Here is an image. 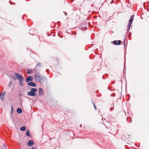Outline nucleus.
<instances>
[{
  "mask_svg": "<svg viewBox=\"0 0 149 149\" xmlns=\"http://www.w3.org/2000/svg\"><path fill=\"white\" fill-rule=\"evenodd\" d=\"M34 78L36 81H39L41 83H43L46 80L45 77L37 75H35Z\"/></svg>",
  "mask_w": 149,
  "mask_h": 149,
  "instance_id": "1",
  "label": "nucleus"
},
{
  "mask_svg": "<svg viewBox=\"0 0 149 149\" xmlns=\"http://www.w3.org/2000/svg\"><path fill=\"white\" fill-rule=\"evenodd\" d=\"M42 64L40 63H38L34 69V70L35 74H38L39 73L41 68V66Z\"/></svg>",
  "mask_w": 149,
  "mask_h": 149,
  "instance_id": "2",
  "label": "nucleus"
},
{
  "mask_svg": "<svg viewBox=\"0 0 149 149\" xmlns=\"http://www.w3.org/2000/svg\"><path fill=\"white\" fill-rule=\"evenodd\" d=\"M27 94L28 95L32 96H35L36 95V93L31 91L29 92Z\"/></svg>",
  "mask_w": 149,
  "mask_h": 149,
  "instance_id": "3",
  "label": "nucleus"
},
{
  "mask_svg": "<svg viewBox=\"0 0 149 149\" xmlns=\"http://www.w3.org/2000/svg\"><path fill=\"white\" fill-rule=\"evenodd\" d=\"M33 77L31 76H28L26 78V82H28L30 81H32L33 80Z\"/></svg>",
  "mask_w": 149,
  "mask_h": 149,
  "instance_id": "4",
  "label": "nucleus"
},
{
  "mask_svg": "<svg viewBox=\"0 0 149 149\" xmlns=\"http://www.w3.org/2000/svg\"><path fill=\"white\" fill-rule=\"evenodd\" d=\"M134 15H133L132 16H131L130 19L129 20V29H130V25L132 22V21L134 19Z\"/></svg>",
  "mask_w": 149,
  "mask_h": 149,
  "instance_id": "5",
  "label": "nucleus"
},
{
  "mask_svg": "<svg viewBox=\"0 0 149 149\" xmlns=\"http://www.w3.org/2000/svg\"><path fill=\"white\" fill-rule=\"evenodd\" d=\"M15 74L17 77L18 80L23 78V77L22 76H21L18 73H15Z\"/></svg>",
  "mask_w": 149,
  "mask_h": 149,
  "instance_id": "6",
  "label": "nucleus"
},
{
  "mask_svg": "<svg viewBox=\"0 0 149 149\" xmlns=\"http://www.w3.org/2000/svg\"><path fill=\"white\" fill-rule=\"evenodd\" d=\"M27 85L33 87H36V84L32 81L29 82L27 84Z\"/></svg>",
  "mask_w": 149,
  "mask_h": 149,
  "instance_id": "7",
  "label": "nucleus"
},
{
  "mask_svg": "<svg viewBox=\"0 0 149 149\" xmlns=\"http://www.w3.org/2000/svg\"><path fill=\"white\" fill-rule=\"evenodd\" d=\"M113 43L115 45H119L121 44V41L120 40H114L113 41Z\"/></svg>",
  "mask_w": 149,
  "mask_h": 149,
  "instance_id": "8",
  "label": "nucleus"
},
{
  "mask_svg": "<svg viewBox=\"0 0 149 149\" xmlns=\"http://www.w3.org/2000/svg\"><path fill=\"white\" fill-rule=\"evenodd\" d=\"M34 144V142L32 140H30L27 143L28 146H31L33 145Z\"/></svg>",
  "mask_w": 149,
  "mask_h": 149,
  "instance_id": "9",
  "label": "nucleus"
},
{
  "mask_svg": "<svg viewBox=\"0 0 149 149\" xmlns=\"http://www.w3.org/2000/svg\"><path fill=\"white\" fill-rule=\"evenodd\" d=\"M20 81L19 85L21 86H22L23 85L24 82V78L19 79V80Z\"/></svg>",
  "mask_w": 149,
  "mask_h": 149,
  "instance_id": "10",
  "label": "nucleus"
},
{
  "mask_svg": "<svg viewBox=\"0 0 149 149\" xmlns=\"http://www.w3.org/2000/svg\"><path fill=\"white\" fill-rule=\"evenodd\" d=\"M39 94L40 95H42L43 94V91L41 88H39Z\"/></svg>",
  "mask_w": 149,
  "mask_h": 149,
  "instance_id": "11",
  "label": "nucleus"
},
{
  "mask_svg": "<svg viewBox=\"0 0 149 149\" xmlns=\"http://www.w3.org/2000/svg\"><path fill=\"white\" fill-rule=\"evenodd\" d=\"M17 112L18 113H22V109L20 108H18L17 109Z\"/></svg>",
  "mask_w": 149,
  "mask_h": 149,
  "instance_id": "12",
  "label": "nucleus"
},
{
  "mask_svg": "<svg viewBox=\"0 0 149 149\" xmlns=\"http://www.w3.org/2000/svg\"><path fill=\"white\" fill-rule=\"evenodd\" d=\"M33 71L32 70L28 69L27 70V73L28 74H32L33 73Z\"/></svg>",
  "mask_w": 149,
  "mask_h": 149,
  "instance_id": "13",
  "label": "nucleus"
},
{
  "mask_svg": "<svg viewBox=\"0 0 149 149\" xmlns=\"http://www.w3.org/2000/svg\"><path fill=\"white\" fill-rule=\"evenodd\" d=\"M26 127L25 126H23L20 128V129L22 131H24L26 129Z\"/></svg>",
  "mask_w": 149,
  "mask_h": 149,
  "instance_id": "14",
  "label": "nucleus"
},
{
  "mask_svg": "<svg viewBox=\"0 0 149 149\" xmlns=\"http://www.w3.org/2000/svg\"><path fill=\"white\" fill-rule=\"evenodd\" d=\"M31 91L34 92H36L37 91V89L36 88H32L31 89Z\"/></svg>",
  "mask_w": 149,
  "mask_h": 149,
  "instance_id": "15",
  "label": "nucleus"
},
{
  "mask_svg": "<svg viewBox=\"0 0 149 149\" xmlns=\"http://www.w3.org/2000/svg\"><path fill=\"white\" fill-rule=\"evenodd\" d=\"M26 134L29 136L31 137V136L30 135V131L29 130H27L26 131Z\"/></svg>",
  "mask_w": 149,
  "mask_h": 149,
  "instance_id": "16",
  "label": "nucleus"
},
{
  "mask_svg": "<svg viewBox=\"0 0 149 149\" xmlns=\"http://www.w3.org/2000/svg\"><path fill=\"white\" fill-rule=\"evenodd\" d=\"M0 98L2 100H3L4 98V97L1 94Z\"/></svg>",
  "mask_w": 149,
  "mask_h": 149,
  "instance_id": "17",
  "label": "nucleus"
},
{
  "mask_svg": "<svg viewBox=\"0 0 149 149\" xmlns=\"http://www.w3.org/2000/svg\"><path fill=\"white\" fill-rule=\"evenodd\" d=\"M11 77L13 78V79H14L15 80H16L17 79V78L14 76L13 75Z\"/></svg>",
  "mask_w": 149,
  "mask_h": 149,
  "instance_id": "18",
  "label": "nucleus"
},
{
  "mask_svg": "<svg viewBox=\"0 0 149 149\" xmlns=\"http://www.w3.org/2000/svg\"><path fill=\"white\" fill-rule=\"evenodd\" d=\"M93 106H94V107L95 108V109H97L96 108V106H95V104L93 102Z\"/></svg>",
  "mask_w": 149,
  "mask_h": 149,
  "instance_id": "19",
  "label": "nucleus"
},
{
  "mask_svg": "<svg viewBox=\"0 0 149 149\" xmlns=\"http://www.w3.org/2000/svg\"><path fill=\"white\" fill-rule=\"evenodd\" d=\"M5 93H6L5 92H3V94H2V96H4V95H5Z\"/></svg>",
  "mask_w": 149,
  "mask_h": 149,
  "instance_id": "20",
  "label": "nucleus"
},
{
  "mask_svg": "<svg viewBox=\"0 0 149 149\" xmlns=\"http://www.w3.org/2000/svg\"><path fill=\"white\" fill-rule=\"evenodd\" d=\"M9 83L10 84V85L9 86H10L12 84V83L11 82V81H10L9 82Z\"/></svg>",
  "mask_w": 149,
  "mask_h": 149,
  "instance_id": "21",
  "label": "nucleus"
},
{
  "mask_svg": "<svg viewBox=\"0 0 149 149\" xmlns=\"http://www.w3.org/2000/svg\"><path fill=\"white\" fill-rule=\"evenodd\" d=\"M31 149H36L35 148H32Z\"/></svg>",
  "mask_w": 149,
  "mask_h": 149,
  "instance_id": "22",
  "label": "nucleus"
},
{
  "mask_svg": "<svg viewBox=\"0 0 149 149\" xmlns=\"http://www.w3.org/2000/svg\"><path fill=\"white\" fill-rule=\"evenodd\" d=\"M127 29H129V25L127 26Z\"/></svg>",
  "mask_w": 149,
  "mask_h": 149,
  "instance_id": "23",
  "label": "nucleus"
},
{
  "mask_svg": "<svg viewBox=\"0 0 149 149\" xmlns=\"http://www.w3.org/2000/svg\"><path fill=\"white\" fill-rule=\"evenodd\" d=\"M3 146L5 147H6V146L5 145H4Z\"/></svg>",
  "mask_w": 149,
  "mask_h": 149,
  "instance_id": "24",
  "label": "nucleus"
}]
</instances>
